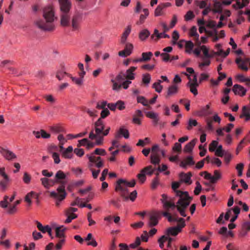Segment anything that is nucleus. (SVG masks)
<instances>
[{
	"label": "nucleus",
	"instance_id": "obj_1",
	"mask_svg": "<svg viewBox=\"0 0 250 250\" xmlns=\"http://www.w3.org/2000/svg\"><path fill=\"white\" fill-rule=\"evenodd\" d=\"M69 173L65 174L62 170H59L55 175V178L52 181V184L60 183L61 185L58 187L56 190H53L50 192V196L54 199L55 205L57 207H59L62 204V202L64 200L66 196V192L65 190V185L66 183L65 181Z\"/></svg>",
	"mask_w": 250,
	"mask_h": 250
},
{
	"label": "nucleus",
	"instance_id": "obj_2",
	"mask_svg": "<svg viewBox=\"0 0 250 250\" xmlns=\"http://www.w3.org/2000/svg\"><path fill=\"white\" fill-rule=\"evenodd\" d=\"M56 17H40L34 21L35 26L44 31H50L55 28Z\"/></svg>",
	"mask_w": 250,
	"mask_h": 250
},
{
	"label": "nucleus",
	"instance_id": "obj_3",
	"mask_svg": "<svg viewBox=\"0 0 250 250\" xmlns=\"http://www.w3.org/2000/svg\"><path fill=\"white\" fill-rule=\"evenodd\" d=\"M95 133H94V130H92L89 134V138L90 140H94L96 137L99 136H105L107 135L110 130V127L108 126L105 130L104 124V121L99 118L94 124Z\"/></svg>",
	"mask_w": 250,
	"mask_h": 250
},
{
	"label": "nucleus",
	"instance_id": "obj_4",
	"mask_svg": "<svg viewBox=\"0 0 250 250\" xmlns=\"http://www.w3.org/2000/svg\"><path fill=\"white\" fill-rule=\"evenodd\" d=\"M175 194L176 196L179 197L176 205L187 208L189 205L192 198L189 196L187 191L176 190Z\"/></svg>",
	"mask_w": 250,
	"mask_h": 250
},
{
	"label": "nucleus",
	"instance_id": "obj_5",
	"mask_svg": "<svg viewBox=\"0 0 250 250\" xmlns=\"http://www.w3.org/2000/svg\"><path fill=\"white\" fill-rule=\"evenodd\" d=\"M86 157L88 158L89 162L88 163V167L90 170L93 169L95 165L97 168H101L104 167V162L101 157H96L93 155L87 154Z\"/></svg>",
	"mask_w": 250,
	"mask_h": 250
},
{
	"label": "nucleus",
	"instance_id": "obj_6",
	"mask_svg": "<svg viewBox=\"0 0 250 250\" xmlns=\"http://www.w3.org/2000/svg\"><path fill=\"white\" fill-rule=\"evenodd\" d=\"M150 162L153 165H158L161 161L160 156V147L158 145L155 144L151 148Z\"/></svg>",
	"mask_w": 250,
	"mask_h": 250
},
{
	"label": "nucleus",
	"instance_id": "obj_7",
	"mask_svg": "<svg viewBox=\"0 0 250 250\" xmlns=\"http://www.w3.org/2000/svg\"><path fill=\"white\" fill-rule=\"evenodd\" d=\"M122 182H124L123 179H120L117 181L115 186V190L119 192L121 195L124 197L125 200H127L128 199L127 196L128 194L127 187H126L125 184L122 183Z\"/></svg>",
	"mask_w": 250,
	"mask_h": 250
},
{
	"label": "nucleus",
	"instance_id": "obj_8",
	"mask_svg": "<svg viewBox=\"0 0 250 250\" xmlns=\"http://www.w3.org/2000/svg\"><path fill=\"white\" fill-rule=\"evenodd\" d=\"M154 171L151 166H148L140 171V173L137 174V177L141 184H143L146 180V175H151Z\"/></svg>",
	"mask_w": 250,
	"mask_h": 250
},
{
	"label": "nucleus",
	"instance_id": "obj_9",
	"mask_svg": "<svg viewBox=\"0 0 250 250\" xmlns=\"http://www.w3.org/2000/svg\"><path fill=\"white\" fill-rule=\"evenodd\" d=\"M185 225V223H181L176 226L170 227L166 230L165 233L169 236H176L182 231V228H183Z\"/></svg>",
	"mask_w": 250,
	"mask_h": 250
},
{
	"label": "nucleus",
	"instance_id": "obj_10",
	"mask_svg": "<svg viewBox=\"0 0 250 250\" xmlns=\"http://www.w3.org/2000/svg\"><path fill=\"white\" fill-rule=\"evenodd\" d=\"M161 217V212L158 211L152 212L150 215L149 221L148 223L149 227H152L157 225Z\"/></svg>",
	"mask_w": 250,
	"mask_h": 250
},
{
	"label": "nucleus",
	"instance_id": "obj_11",
	"mask_svg": "<svg viewBox=\"0 0 250 250\" xmlns=\"http://www.w3.org/2000/svg\"><path fill=\"white\" fill-rule=\"evenodd\" d=\"M111 81L113 83L112 89L115 91L120 90L121 87H123L124 89H127L129 85L132 83L131 81L127 80L124 81L121 83H118L113 79H111Z\"/></svg>",
	"mask_w": 250,
	"mask_h": 250
},
{
	"label": "nucleus",
	"instance_id": "obj_12",
	"mask_svg": "<svg viewBox=\"0 0 250 250\" xmlns=\"http://www.w3.org/2000/svg\"><path fill=\"white\" fill-rule=\"evenodd\" d=\"M59 1L61 11L64 14H67L71 7L70 0H59Z\"/></svg>",
	"mask_w": 250,
	"mask_h": 250
},
{
	"label": "nucleus",
	"instance_id": "obj_13",
	"mask_svg": "<svg viewBox=\"0 0 250 250\" xmlns=\"http://www.w3.org/2000/svg\"><path fill=\"white\" fill-rule=\"evenodd\" d=\"M0 152L3 157L8 161H11L17 158L16 155L14 152L7 149L2 148Z\"/></svg>",
	"mask_w": 250,
	"mask_h": 250
},
{
	"label": "nucleus",
	"instance_id": "obj_14",
	"mask_svg": "<svg viewBox=\"0 0 250 250\" xmlns=\"http://www.w3.org/2000/svg\"><path fill=\"white\" fill-rule=\"evenodd\" d=\"M133 46L132 44L127 42L125 44V48L124 50L120 51L118 55L120 57L125 58L129 56L132 52Z\"/></svg>",
	"mask_w": 250,
	"mask_h": 250
},
{
	"label": "nucleus",
	"instance_id": "obj_15",
	"mask_svg": "<svg viewBox=\"0 0 250 250\" xmlns=\"http://www.w3.org/2000/svg\"><path fill=\"white\" fill-rule=\"evenodd\" d=\"M161 201L163 205L164 208L166 209H168L169 208L173 209L176 207V205L174 203L170 202L167 200V195L165 194L162 195V199H161Z\"/></svg>",
	"mask_w": 250,
	"mask_h": 250
},
{
	"label": "nucleus",
	"instance_id": "obj_16",
	"mask_svg": "<svg viewBox=\"0 0 250 250\" xmlns=\"http://www.w3.org/2000/svg\"><path fill=\"white\" fill-rule=\"evenodd\" d=\"M226 17H220V21L218 23L213 21H208L206 23V26L210 28H219L222 27V21L225 19Z\"/></svg>",
	"mask_w": 250,
	"mask_h": 250
},
{
	"label": "nucleus",
	"instance_id": "obj_17",
	"mask_svg": "<svg viewBox=\"0 0 250 250\" xmlns=\"http://www.w3.org/2000/svg\"><path fill=\"white\" fill-rule=\"evenodd\" d=\"M122 137H124L125 139H128L129 137L128 130L124 126L121 127L115 135V137L117 139Z\"/></svg>",
	"mask_w": 250,
	"mask_h": 250
},
{
	"label": "nucleus",
	"instance_id": "obj_18",
	"mask_svg": "<svg viewBox=\"0 0 250 250\" xmlns=\"http://www.w3.org/2000/svg\"><path fill=\"white\" fill-rule=\"evenodd\" d=\"M247 89L239 84H234L232 88V91L235 95L244 96L247 92Z\"/></svg>",
	"mask_w": 250,
	"mask_h": 250
},
{
	"label": "nucleus",
	"instance_id": "obj_19",
	"mask_svg": "<svg viewBox=\"0 0 250 250\" xmlns=\"http://www.w3.org/2000/svg\"><path fill=\"white\" fill-rule=\"evenodd\" d=\"M137 69V67L131 66L128 69L125 73H123L124 76L127 80L131 81L135 79V73L134 72Z\"/></svg>",
	"mask_w": 250,
	"mask_h": 250
},
{
	"label": "nucleus",
	"instance_id": "obj_20",
	"mask_svg": "<svg viewBox=\"0 0 250 250\" xmlns=\"http://www.w3.org/2000/svg\"><path fill=\"white\" fill-rule=\"evenodd\" d=\"M146 116L152 120V123L153 125L156 126L158 125L160 120L158 113L153 111H147L146 112Z\"/></svg>",
	"mask_w": 250,
	"mask_h": 250
},
{
	"label": "nucleus",
	"instance_id": "obj_21",
	"mask_svg": "<svg viewBox=\"0 0 250 250\" xmlns=\"http://www.w3.org/2000/svg\"><path fill=\"white\" fill-rule=\"evenodd\" d=\"M195 162L193 157L191 156L186 157L180 163V167L183 168H187L188 166H192L194 165Z\"/></svg>",
	"mask_w": 250,
	"mask_h": 250
},
{
	"label": "nucleus",
	"instance_id": "obj_22",
	"mask_svg": "<svg viewBox=\"0 0 250 250\" xmlns=\"http://www.w3.org/2000/svg\"><path fill=\"white\" fill-rule=\"evenodd\" d=\"M83 21L82 17H71V26L73 30H77Z\"/></svg>",
	"mask_w": 250,
	"mask_h": 250
},
{
	"label": "nucleus",
	"instance_id": "obj_23",
	"mask_svg": "<svg viewBox=\"0 0 250 250\" xmlns=\"http://www.w3.org/2000/svg\"><path fill=\"white\" fill-rule=\"evenodd\" d=\"M183 73L188 77V79H189V82L187 83V86L189 87L190 91L194 95H197L198 94L197 87L198 86V84L192 83L191 79L188 75V74L186 72H183Z\"/></svg>",
	"mask_w": 250,
	"mask_h": 250
},
{
	"label": "nucleus",
	"instance_id": "obj_24",
	"mask_svg": "<svg viewBox=\"0 0 250 250\" xmlns=\"http://www.w3.org/2000/svg\"><path fill=\"white\" fill-rule=\"evenodd\" d=\"M73 147L71 146L63 150H60L62 156L65 159H72L73 156Z\"/></svg>",
	"mask_w": 250,
	"mask_h": 250
},
{
	"label": "nucleus",
	"instance_id": "obj_25",
	"mask_svg": "<svg viewBox=\"0 0 250 250\" xmlns=\"http://www.w3.org/2000/svg\"><path fill=\"white\" fill-rule=\"evenodd\" d=\"M68 74L66 71V69L64 65H62L61 68L58 69L56 73V77L60 81L63 80L65 75L68 76Z\"/></svg>",
	"mask_w": 250,
	"mask_h": 250
},
{
	"label": "nucleus",
	"instance_id": "obj_26",
	"mask_svg": "<svg viewBox=\"0 0 250 250\" xmlns=\"http://www.w3.org/2000/svg\"><path fill=\"white\" fill-rule=\"evenodd\" d=\"M197 141V139L195 138L188 143L184 148V152L185 153H191Z\"/></svg>",
	"mask_w": 250,
	"mask_h": 250
},
{
	"label": "nucleus",
	"instance_id": "obj_27",
	"mask_svg": "<svg viewBox=\"0 0 250 250\" xmlns=\"http://www.w3.org/2000/svg\"><path fill=\"white\" fill-rule=\"evenodd\" d=\"M178 89L179 87L176 84H173L170 85L167 88L166 97H168L176 95L178 92Z\"/></svg>",
	"mask_w": 250,
	"mask_h": 250
},
{
	"label": "nucleus",
	"instance_id": "obj_28",
	"mask_svg": "<svg viewBox=\"0 0 250 250\" xmlns=\"http://www.w3.org/2000/svg\"><path fill=\"white\" fill-rule=\"evenodd\" d=\"M94 139H95V143L91 142L88 140V143H87L86 145L87 148L89 149L94 147L95 145L100 146L103 144L104 138L103 136L96 137Z\"/></svg>",
	"mask_w": 250,
	"mask_h": 250
},
{
	"label": "nucleus",
	"instance_id": "obj_29",
	"mask_svg": "<svg viewBox=\"0 0 250 250\" xmlns=\"http://www.w3.org/2000/svg\"><path fill=\"white\" fill-rule=\"evenodd\" d=\"M66 228L63 226L57 227L55 229L56 237L60 238H64V231Z\"/></svg>",
	"mask_w": 250,
	"mask_h": 250
},
{
	"label": "nucleus",
	"instance_id": "obj_30",
	"mask_svg": "<svg viewBox=\"0 0 250 250\" xmlns=\"http://www.w3.org/2000/svg\"><path fill=\"white\" fill-rule=\"evenodd\" d=\"M10 182V178H3L0 180V189L2 191H5L8 188Z\"/></svg>",
	"mask_w": 250,
	"mask_h": 250
},
{
	"label": "nucleus",
	"instance_id": "obj_31",
	"mask_svg": "<svg viewBox=\"0 0 250 250\" xmlns=\"http://www.w3.org/2000/svg\"><path fill=\"white\" fill-rule=\"evenodd\" d=\"M191 177V172H188L187 173L182 172L180 174V177L181 181L188 184H191V182L190 181Z\"/></svg>",
	"mask_w": 250,
	"mask_h": 250
},
{
	"label": "nucleus",
	"instance_id": "obj_32",
	"mask_svg": "<svg viewBox=\"0 0 250 250\" xmlns=\"http://www.w3.org/2000/svg\"><path fill=\"white\" fill-rule=\"evenodd\" d=\"M131 27L130 25H128L125 29V31L123 33L121 39V43L124 44L125 43L128 36L131 32Z\"/></svg>",
	"mask_w": 250,
	"mask_h": 250
},
{
	"label": "nucleus",
	"instance_id": "obj_33",
	"mask_svg": "<svg viewBox=\"0 0 250 250\" xmlns=\"http://www.w3.org/2000/svg\"><path fill=\"white\" fill-rule=\"evenodd\" d=\"M235 62L237 64L239 69L247 71L248 70L249 68L247 64L243 62V59L241 58H237L235 60Z\"/></svg>",
	"mask_w": 250,
	"mask_h": 250
},
{
	"label": "nucleus",
	"instance_id": "obj_34",
	"mask_svg": "<svg viewBox=\"0 0 250 250\" xmlns=\"http://www.w3.org/2000/svg\"><path fill=\"white\" fill-rule=\"evenodd\" d=\"M212 57H202L201 59L203 62L199 63V67L201 70H203L204 67L209 66L210 64V59Z\"/></svg>",
	"mask_w": 250,
	"mask_h": 250
},
{
	"label": "nucleus",
	"instance_id": "obj_35",
	"mask_svg": "<svg viewBox=\"0 0 250 250\" xmlns=\"http://www.w3.org/2000/svg\"><path fill=\"white\" fill-rule=\"evenodd\" d=\"M68 77H69L73 83L78 86H81L83 85L84 80H83L82 78L73 77L71 74H68Z\"/></svg>",
	"mask_w": 250,
	"mask_h": 250
},
{
	"label": "nucleus",
	"instance_id": "obj_36",
	"mask_svg": "<svg viewBox=\"0 0 250 250\" xmlns=\"http://www.w3.org/2000/svg\"><path fill=\"white\" fill-rule=\"evenodd\" d=\"M235 79L240 83L248 82L246 85L249 86L250 85V78H246L242 74H238L235 76Z\"/></svg>",
	"mask_w": 250,
	"mask_h": 250
},
{
	"label": "nucleus",
	"instance_id": "obj_37",
	"mask_svg": "<svg viewBox=\"0 0 250 250\" xmlns=\"http://www.w3.org/2000/svg\"><path fill=\"white\" fill-rule=\"evenodd\" d=\"M222 3L220 1H215L214 3L213 8L212 9L213 13H221L222 11Z\"/></svg>",
	"mask_w": 250,
	"mask_h": 250
},
{
	"label": "nucleus",
	"instance_id": "obj_38",
	"mask_svg": "<svg viewBox=\"0 0 250 250\" xmlns=\"http://www.w3.org/2000/svg\"><path fill=\"white\" fill-rule=\"evenodd\" d=\"M150 35V32L147 29H143L139 33V37L140 40L145 41Z\"/></svg>",
	"mask_w": 250,
	"mask_h": 250
},
{
	"label": "nucleus",
	"instance_id": "obj_39",
	"mask_svg": "<svg viewBox=\"0 0 250 250\" xmlns=\"http://www.w3.org/2000/svg\"><path fill=\"white\" fill-rule=\"evenodd\" d=\"M43 16H54L55 12L51 6H47L43 9Z\"/></svg>",
	"mask_w": 250,
	"mask_h": 250
},
{
	"label": "nucleus",
	"instance_id": "obj_40",
	"mask_svg": "<svg viewBox=\"0 0 250 250\" xmlns=\"http://www.w3.org/2000/svg\"><path fill=\"white\" fill-rule=\"evenodd\" d=\"M71 17H61V24L62 26H68L71 25Z\"/></svg>",
	"mask_w": 250,
	"mask_h": 250
},
{
	"label": "nucleus",
	"instance_id": "obj_41",
	"mask_svg": "<svg viewBox=\"0 0 250 250\" xmlns=\"http://www.w3.org/2000/svg\"><path fill=\"white\" fill-rule=\"evenodd\" d=\"M203 173H205V178L209 180L212 184L216 183L218 180V179L216 178L215 176L211 175L210 173H208L207 171H203Z\"/></svg>",
	"mask_w": 250,
	"mask_h": 250
},
{
	"label": "nucleus",
	"instance_id": "obj_42",
	"mask_svg": "<svg viewBox=\"0 0 250 250\" xmlns=\"http://www.w3.org/2000/svg\"><path fill=\"white\" fill-rule=\"evenodd\" d=\"M52 181H53V180L49 179L46 177L42 178L41 179L42 185L46 189L49 188L51 186L50 182L52 183Z\"/></svg>",
	"mask_w": 250,
	"mask_h": 250
},
{
	"label": "nucleus",
	"instance_id": "obj_43",
	"mask_svg": "<svg viewBox=\"0 0 250 250\" xmlns=\"http://www.w3.org/2000/svg\"><path fill=\"white\" fill-rule=\"evenodd\" d=\"M36 224L38 229L43 233L47 232L49 229L51 228L48 225L43 226L40 222L38 221H36Z\"/></svg>",
	"mask_w": 250,
	"mask_h": 250
},
{
	"label": "nucleus",
	"instance_id": "obj_44",
	"mask_svg": "<svg viewBox=\"0 0 250 250\" xmlns=\"http://www.w3.org/2000/svg\"><path fill=\"white\" fill-rule=\"evenodd\" d=\"M249 3V0H236L235 6L233 5L234 7L237 8H242L245 6L247 4Z\"/></svg>",
	"mask_w": 250,
	"mask_h": 250
},
{
	"label": "nucleus",
	"instance_id": "obj_45",
	"mask_svg": "<svg viewBox=\"0 0 250 250\" xmlns=\"http://www.w3.org/2000/svg\"><path fill=\"white\" fill-rule=\"evenodd\" d=\"M244 117H245V120L246 121L250 120V111L247 110L246 106H244L242 109V114L240 115V118H242Z\"/></svg>",
	"mask_w": 250,
	"mask_h": 250
},
{
	"label": "nucleus",
	"instance_id": "obj_46",
	"mask_svg": "<svg viewBox=\"0 0 250 250\" xmlns=\"http://www.w3.org/2000/svg\"><path fill=\"white\" fill-rule=\"evenodd\" d=\"M137 101L138 103H140V104H142L144 106H148V104H149L148 101L146 99V98L144 96H137Z\"/></svg>",
	"mask_w": 250,
	"mask_h": 250
},
{
	"label": "nucleus",
	"instance_id": "obj_47",
	"mask_svg": "<svg viewBox=\"0 0 250 250\" xmlns=\"http://www.w3.org/2000/svg\"><path fill=\"white\" fill-rule=\"evenodd\" d=\"M210 106L209 104L206 105L202 108L201 110V114L204 116H208L212 114V112L209 110Z\"/></svg>",
	"mask_w": 250,
	"mask_h": 250
},
{
	"label": "nucleus",
	"instance_id": "obj_48",
	"mask_svg": "<svg viewBox=\"0 0 250 250\" xmlns=\"http://www.w3.org/2000/svg\"><path fill=\"white\" fill-rule=\"evenodd\" d=\"M162 82V81L159 80L157 82L153 84L152 87L155 89V91L158 93H160L162 90L163 86L161 85Z\"/></svg>",
	"mask_w": 250,
	"mask_h": 250
},
{
	"label": "nucleus",
	"instance_id": "obj_49",
	"mask_svg": "<svg viewBox=\"0 0 250 250\" xmlns=\"http://www.w3.org/2000/svg\"><path fill=\"white\" fill-rule=\"evenodd\" d=\"M87 134V131H85L83 132H81L80 133H78L76 135H73L72 134H68L67 135L66 137L68 140H71L74 138H79V137H82L85 136Z\"/></svg>",
	"mask_w": 250,
	"mask_h": 250
},
{
	"label": "nucleus",
	"instance_id": "obj_50",
	"mask_svg": "<svg viewBox=\"0 0 250 250\" xmlns=\"http://www.w3.org/2000/svg\"><path fill=\"white\" fill-rule=\"evenodd\" d=\"M198 125L197 121L195 119H190L188 123L187 129L190 130L192 129V127L196 126Z\"/></svg>",
	"mask_w": 250,
	"mask_h": 250
},
{
	"label": "nucleus",
	"instance_id": "obj_51",
	"mask_svg": "<svg viewBox=\"0 0 250 250\" xmlns=\"http://www.w3.org/2000/svg\"><path fill=\"white\" fill-rule=\"evenodd\" d=\"M106 154V152L105 149L103 148H97L95 151L90 154V155H98L100 156H105Z\"/></svg>",
	"mask_w": 250,
	"mask_h": 250
},
{
	"label": "nucleus",
	"instance_id": "obj_52",
	"mask_svg": "<svg viewBox=\"0 0 250 250\" xmlns=\"http://www.w3.org/2000/svg\"><path fill=\"white\" fill-rule=\"evenodd\" d=\"M165 9L161 4H159L155 11V16H160L165 14Z\"/></svg>",
	"mask_w": 250,
	"mask_h": 250
},
{
	"label": "nucleus",
	"instance_id": "obj_53",
	"mask_svg": "<svg viewBox=\"0 0 250 250\" xmlns=\"http://www.w3.org/2000/svg\"><path fill=\"white\" fill-rule=\"evenodd\" d=\"M201 50L203 52L204 57H213V56L208 52V49L205 45L201 46Z\"/></svg>",
	"mask_w": 250,
	"mask_h": 250
},
{
	"label": "nucleus",
	"instance_id": "obj_54",
	"mask_svg": "<svg viewBox=\"0 0 250 250\" xmlns=\"http://www.w3.org/2000/svg\"><path fill=\"white\" fill-rule=\"evenodd\" d=\"M214 151L215 155L219 157H223L224 153L226 152L222 149V145H219Z\"/></svg>",
	"mask_w": 250,
	"mask_h": 250
},
{
	"label": "nucleus",
	"instance_id": "obj_55",
	"mask_svg": "<svg viewBox=\"0 0 250 250\" xmlns=\"http://www.w3.org/2000/svg\"><path fill=\"white\" fill-rule=\"evenodd\" d=\"M36 194L34 191H31L27 194L25 197V201L29 204V205L31 204V199Z\"/></svg>",
	"mask_w": 250,
	"mask_h": 250
},
{
	"label": "nucleus",
	"instance_id": "obj_56",
	"mask_svg": "<svg viewBox=\"0 0 250 250\" xmlns=\"http://www.w3.org/2000/svg\"><path fill=\"white\" fill-rule=\"evenodd\" d=\"M150 142V139L146 137L144 140L140 139L137 144V146H144L146 144H149Z\"/></svg>",
	"mask_w": 250,
	"mask_h": 250
},
{
	"label": "nucleus",
	"instance_id": "obj_57",
	"mask_svg": "<svg viewBox=\"0 0 250 250\" xmlns=\"http://www.w3.org/2000/svg\"><path fill=\"white\" fill-rule=\"evenodd\" d=\"M162 35L159 32L157 29L154 30V34L151 36V39L154 41H157L159 39H161Z\"/></svg>",
	"mask_w": 250,
	"mask_h": 250
},
{
	"label": "nucleus",
	"instance_id": "obj_58",
	"mask_svg": "<svg viewBox=\"0 0 250 250\" xmlns=\"http://www.w3.org/2000/svg\"><path fill=\"white\" fill-rule=\"evenodd\" d=\"M189 34L190 36L195 37L197 40H198L199 35L197 32V28L196 26H193L190 29Z\"/></svg>",
	"mask_w": 250,
	"mask_h": 250
},
{
	"label": "nucleus",
	"instance_id": "obj_59",
	"mask_svg": "<svg viewBox=\"0 0 250 250\" xmlns=\"http://www.w3.org/2000/svg\"><path fill=\"white\" fill-rule=\"evenodd\" d=\"M230 50V48H228L226 51L224 52L222 49H220V50L217 51V52H214V54L218 55V56H223L225 58L229 54Z\"/></svg>",
	"mask_w": 250,
	"mask_h": 250
},
{
	"label": "nucleus",
	"instance_id": "obj_60",
	"mask_svg": "<svg viewBox=\"0 0 250 250\" xmlns=\"http://www.w3.org/2000/svg\"><path fill=\"white\" fill-rule=\"evenodd\" d=\"M151 80V76L149 74H145L143 75V82L147 85L149 83Z\"/></svg>",
	"mask_w": 250,
	"mask_h": 250
},
{
	"label": "nucleus",
	"instance_id": "obj_61",
	"mask_svg": "<svg viewBox=\"0 0 250 250\" xmlns=\"http://www.w3.org/2000/svg\"><path fill=\"white\" fill-rule=\"evenodd\" d=\"M22 180L25 184H29L31 182V177L27 172H24L23 173Z\"/></svg>",
	"mask_w": 250,
	"mask_h": 250
},
{
	"label": "nucleus",
	"instance_id": "obj_62",
	"mask_svg": "<svg viewBox=\"0 0 250 250\" xmlns=\"http://www.w3.org/2000/svg\"><path fill=\"white\" fill-rule=\"evenodd\" d=\"M141 244V238L139 237H137L134 243L130 244L129 247L132 249H135L138 247Z\"/></svg>",
	"mask_w": 250,
	"mask_h": 250
},
{
	"label": "nucleus",
	"instance_id": "obj_63",
	"mask_svg": "<svg viewBox=\"0 0 250 250\" xmlns=\"http://www.w3.org/2000/svg\"><path fill=\"white\" fill-rule=\"evenodd\" d=\"M185 46L187 49L186 52L188 53H190L194 46L193 43L190 41L187 42Z\"/></svg>",
	"mask_w": 250,
	"mask_h": 250
},
{
	"label": "nucleus",
	"instance_id": "obj_64",
	"mask_svg": "<svg viewBox=\"0 0 250 250\" xmlns=\"http://www.w3.org/2000/svg\"><path fill=\"white\" fill-rule=\"evenodd\" d=\"M218 144V142L217 140L212 141V142L209 145V148H208L209 150L211 152L214 151L215 150V148L217 146Z\"/></svg>",
	"mask_w": 250,
	"mask_h": 250
}]
</instances>
